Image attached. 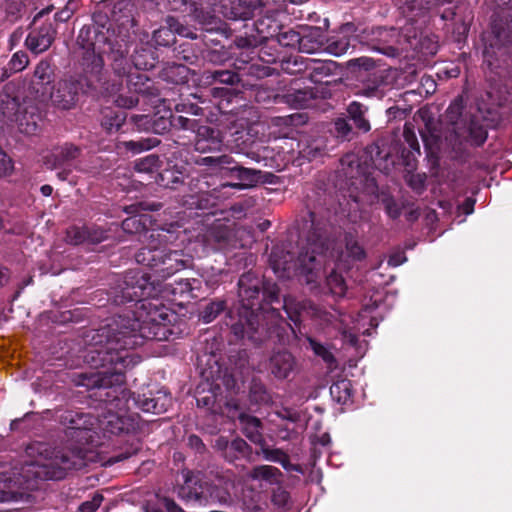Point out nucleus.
Here are the masks:
<instances>
[{"label": "nucleus", "instance_id": "obj_1", "mask_svg": "<svg viewBox=\"0 0 512 512\" xmlns=\"http://www.w3.org/2000/svg\"><path fill=\"white\" fill-rule=\"evenodd\" d=\"M168 309L149 301L137 304L136 317H119L114 326L102 328L98 337H105L103 344L97 341L86 352L84 359L97 372L82 374L78 385L87 389L122 390L124 372L140 362V358L129 352L142 344L143 339L166 340L171 334Z\"/></svg>", "mask_w": 512, "mask_h": 512}, {"label": "nucleus", "instance_id": "obj_2", "mask_svg": "<svg viewBox=\"0 0 512 512\" xmlns=\"http://www.w3.org/2000/svg\"><path fill=\"white\" fill-rule=\"evenodd\" d=\"M328 245L320 234H314L313 237H307L306 242L302 244L301 251L295 262L272 259L271 264L275 273L279 277H289L291 272L301 277L306 284L315 285L323 277L331 291L336 295L344 293V281L341 275L332 271L326 275L325 266L330 260L327 255Z\"/></svg>", "mask_w": 512, "mask_h": 512}, {"label": "nucleus", "instance_id": "obj_3", "mask_svg": "<svg viewBox=\"0 0 512 512\" xmlns=\"http://www.w3.org/2000/svg\"><path fill=\"white\" fill-rule=\"evenodd\" d=\"M174 236L164 229H152L142 234L141 242L145 245L135 255L136 262L155 269L160 277H169L185 267L177 251H167L166 243Z\"/></svg>", "mask_w": 512, "mask_h": 512}, {"label": "nucleus", "instance_id": "obj_4", "mask_svg": "<svg viewBox=\"0 0 512 512\" xmlns=\"http://www.w3.org/2000/svg\"><path fill=\"white\" fill-rule=\"evenodd\" d=\"M108 36L104 34L96 35V40L86 49L84 61L89 72L94 74L96 80H99L98 74L100 73L104 61L102 54H107L113 60V68L119 75H126L129 73L130 65L126 60L128 53L127 42L124 38L118 40L114 32L108 30Z\"/></svg>", "mask_w": 512, "mask_h": 512}, {"label": "nucleus", "instance_id": "obj_5", "mask_svg": "<svg viewBox=\"0 0 512 512\" xmlns=\"http://www.w3.org/2000/svg\"><path fill=\"white\" fill-rule=\"evenodd\" d=\"M238 286L242 310L239 313V321L232 325V330L238 338L247 336L254 340V333L259 325V315L255 312L254 300L258 299L261 280L251 273H246L240 277Z\"/></svg>", "mask_w": 512, "mask_h": 512}, {"label": "nucleus", "instance_id": "obj_6", "mask_svg": "<svg viewBox=\"0 0 512 512\" xmlns=\"http://www.w3.org/2000/svg\"><path fill=\"white\" fill-rule=\"evenodd\" d=\"M84 465L81 450L67 452H52L43 460H37L27 466V472L41 480H60L65 477L69 469H79Z\"/></svg>", "mask_w": 512, "mask_h": 512}, {"label": "nucleus", "instance_id": "obj_7", "mask_svg": "<svg viewBox=\"0 0 512 512\" xmlns=\"http://www.w3.org/2000/svg\"><path fill=\"white\" fill-rule=\"evenodd\" d=\"M379 301L380 298H376L372 304H365L357 319L339 312H335V314L323 312L319 317L323 318L327 323H332V318L337 316L339 318V325L337 327L342 331L344 341L355 346L357 343V333L369 334L371 327H377L378 320L373 316V312L378 307Z\"/></svg>", "mask_w": 512, "mask_h": 512}, {"label": "nucleus", "instance_id": "obj_8", "mask_svg": "<svg viewBox=\"0 0 512 512\" xmlns=\"http://www.w3.org/2000/svg\"><path fill=\"white\" fill-rule=\"evenodd\" d=\"M123 298L127 301H136L137 304L154 297L156 289L150 277L142 271H130L124 279L122 288Z\"/></svg>", "mask_w": 512, "mask_h": 512}, {"label": "nucleus", "instance_id": "obj_9", "mask_svg": "<svg viewBox=\"0 0 512 512\" xmlns=\"http://www.w3.org/2000/svg\"><path fill=\"white\" fill-rule=\"evenodd\" d=\"M83 90L80 80L75 78L58 81L49 94L52 105L60 110H70L75 107L79 92Z\"/></svg>", "mask_w": 512, "mask_h": 512}, {"label": "nucleus", "instance_id": "obj_10", "mask_svg": "<svg viewBox=\"0 0 512 512\" xmlns=\"http://www.w3.org/2000/svg\"><path fill=\"white\" fill-rule=\"evenodd\" d=\"M0 109L5 118L11 122L17 123L21 133L27 135L36 133L38 129V117L32 113L28 117L26 111L22 113L20 111V104L16 98H12L9 95L2 96Z\"/></svg>", "mask_w": 512, "mask_h": 512}, {"label": "nucleus", "instance_id": "obj_11", "mask_svg": "<svg viewBox=\"0 0 512 512\" xmlns=\"http://www.w3.org/2000/svg\"><path fill=\"white\" fill-rule=\"evenodd\" d=\"M314 234H320L322 236V239L326 241L328 248H330L331 242L327 238H325L323 234L320 233L319 231H313L308 237H313ZM345 249V252L341 253L335 252L334 249H332L331 251L330 249H328V258L339 263H346L349 261L361 260L365 257L364 249L359 245V243L353 236H346Z\"/></svg>", "mask_w": 512, "mask_h": 512}, {"label": "nucleus", "instance_id": "obj_12", "mask_svg": "<svg viewBox=\"0 0 512 512\" xmlns=\"http://www.w3.org/2000/svg\"><path fill=\"white\" fill-rule=\"evenodd\" d=\"M195 149L200 153L220 151L223 137L219 130L209 126H200L196 131Z\"/></svg>", "mask_w": 512, "mask_h": 512}, {"label": "nucleus", "instance_id": "obj_13", "mask_svg": "<svg viewBox=\"0 0 512 512\" xmlns=\"http://www.w3.org/2000/svg\"><path fill=\"white\" fill-rule=\"evenodd\" d=\"M55 30L51 23L42 25L39 30H33L26 38V45L30 51L40 54L46 51L54 40Z\"/></svg>", "mask_w": 512, "mask_h": 512}, {"label": "nucleus", "instance_id": "obj_14", "mask_svg": "<svg viewBox=\"0 0 512 512\" xmlns=\"http://www.w3.org/2000/svg\"><path fill=\"white\" fill-rule=\"evenodd\" d=\"M171 401L172 399L168 394L158 391L153 397H147L145 395L139 397L136 400V404L144 412L160 414L167 411L168 407L171 405Z\"/></svg>", "mask_w": 512, "mask_h": 512}, {"label": "nucleus", "instance_id": "obj_15", "mask_svg": "<svg viewBox=\"0 0 512 512\" xmlns=\"http://www.w3.org/2000/svg\"><path fill=\"white\" fill-rule=\"evenodd\" d=\"M295 368V359L291 353L281 351L270 359V371L278 379H285Z\"/></svg>", "mask_w": 512, "mask_h": 512}, {"label": "nucleus", "instance_id": "obj_16", "mask_svg": "<svg viewBox=\"0 0 512 512\" xmlns=\"http://www.w3.org/2000/svg\"><path fill=\"white\" fill-rule=\"evenodd\" d=\"M79 156V148L72 144H64L55 148L47 158L46 164L51 169L67 165Z\"/></svg>", "mask_w": 512, "mask_h": 512}, {"label": "nucleus", "instance_id": "obj_17", "mask_svg": "<svg viewBox=\"0 0 512 512\" xmlns=\"http://www.w3.org/2000/svg\"><path fill=\"white\" fill-rule=\"evenodd\" d=\"M195 163L200 166H206L209 168L210 173L217 174L222 170H228L229 165H232L234 161L229 155H220L202 157L197 159Z\"/></svg>", "mask_w": 512, "mask_h": 512}, {"label": "nucleus", "instance_id": "obj_18", "mask_svg": "<svg viewBox=\"0 0 512 512\" xmlns=\"http://www.w3.org/2000/svg\"><path fill=\"white\" fill-rule=\"evenodd\" d=\"M352 383L348 379L334 382L330 387L332 398L341 404H347L352 398Z\"/></svg>", "mask_w": 512, "mask_h": 512}, {"label": "nucleus", "instance_id": "obj_19", "mask_svg": "<svg viewBox=\"0 0 512 512\" xmlns=\"http://www.w3.org/2000/svg\"><path fill=\"white\" fill-rule=\"evenodd\" d=\"M279 475H281L279 469L269 465L256 466L248 474L249 478L253 480H264L270 484L278 483Z\"/></svg>", "mask_w": 512, "mask_h": 512}, {"label": "nucleus", "instance_id": "obj_20", "mask_svg": "<svg viewBox=\"0 0 512 512\" xmlns=\"http://www.w3.org/2000/svg\"><path fill=\"white\" fill-rule=\"evenodd\" d=\"M228 170H230L232 172H236L237 178L246 183L245 184L226 183V184H223L222 187H232V188H236V189H242L244 186L252 185L254 182L257 181V178H256L257 171H255L253 169H248V168H244V167L237 166V165H233V166L229 165Z\"/></svg>", "mask_w": 512, "mask_h": 512}, {"label": "nucleus", "instance_id": "obj_21", "mask_svg": "<svg viewBox=\"0 0 512 512\" xmlns=\"http://www.w3.org/2000/svg\"><path fill=\"white\" fill-rule=\"evenodd\" d=\"M132 63L138 70H149L155 66L154 52L150 48L136 49L132 55Z\"/></svg>", "mask_w": 512, "mask_h": 512}, {"label": "nucleus", "instance_id": "obj_22", "mask_svg": "<svg viewBox=\"0 0 512 512\" xmlns=\"http://www.w3.org/2000/svg\"><path fill=\"white\" fill-rule=\"evenodd\" d=\"M52 76V69L48 62L41 61L35 68L33 84L40 86L42 89V96L46 94L47 85L50 84Z\"/></svg>", "mask_w": 512, "mask_h": 512}, {"label": "nucleus", "instance_id": "obj_23", "mask_svg": "<svg viewBox=\"0 0 512 512\" xmlns=\"http://www.w3.org/2000/svg\"><path fill=\"white\" fill-rule=\"evenodd\" d=\"M99 426L105 432L117 434L124 430V420L118 414L108 412L99 419Z\"/></svg>", "mask_w": 512, "mask_h": 512}, {"label": "nucleus", "instance_id": "obj_24", "mask_svg": "<svg viewBox=\"0 0 512 512\" xmlns=\"http://www.w3.org/2000/svg\"><path fill=\"white\" fill-rule=\"evenodd\" d=\"M148 221L147 215L128 217L122 222V229L126 233H140L142 235L145 231H149L145 228ZM141 238L142 236H140Z\"/></svg>", "mask_w": 512, "mask_h": 512}, {"label": "nucleus", "instance_id": "obj_25", "mask_svg": "<svg viewBox=\"0 0 512 512\" xmlns=\"http://www.w3.org/2000/svg\"><path fill=\"white\" fill-rule=\"evenodd\" d=\"M158 144L159 140L157 138H146L138 141L131 140L122 143L124 148L128 151H131L133 154H138L149 150L153 147H156Z\"/></svg>", "mask_w": 512, "mask_h": 512}, {"label": "nucleus", "instance_id": "obj_26", "mask_svg": "<svg viewBox=\"0 0 512 512\" xmlns=\"http://www.w3.org/2000/svg\"><path fill=\"white\" fill-rule=\"evenodd\" d=\"M158 178L159 185L171 189L176 188L178 184H181L183 182L182 173L173 169L164 170L162 173L158 175Z\"/></svg>", "mask_w": 512, "mask_h": 512}, {"label": "nucleus", "instance_id": "obj_27", "mask_svg": "<svg viewBox=\"0 0 512 512\" xmlns=\"http://www.w3.org/2000/svg\"><path fill=\"white\" fill-rule=\"evenodd\" d=\"M245 435L253 442L258 443L262 439L260 433V420L255 417H246L242 419Z\"/></svg>", "mask_w": 512, "mask_h": 512}, {"label": "nucleus", "instance_id": "obj_28", "mask_svg": "<svg viewBox=\"0 0 512 512\" xmlns=\"http://www.w3.org/2000/svg\"><path fill=\"white\" fill-rule=\"evenodd\" d=\"M170 117V111H165L162 115L155 113L152 118L151 132L155 134H163L167 132L171 126Z\"/></svg>", "mask_w": 512, "mask_h": 512}, {"label": "nucleus", "instance_id": "obj_29", "mask_svg": "<svg viewBox=\"0 0 512 512\" xmlns=\"http://www.w3.org/2000/svg\"><path fill=\"white\" fill-rule=\"evenodd\" d=\"M88 227H71L67 230L66 240L68 243L73 245H79L83 243H87L88 236Z\"/></svg>", "mask_w": 512, "mask_h": 512}, {"label": "nucleus", "instance_id": "obj_30", "mask_svg": "<svg viewBox=\"0 0 512 512\" xmlns=\"http://www.w3.org/2000/svg\"><path fill=\"white\" fill-rule=\"evenodd\" d=\"M153 45L155 46H168L175 41L174 34L171 27H164L153 32L152 36Z\"/></svg>", "mask_w": 512, "mask_h": 512}, {"label": "nucleus", "instance_id": "obj_31", "mask_svg": "<svg viewBox=\"0 0 512 512\" xmlns=\"http://www.w3.org/2000/svg\"><path fill=\"white\" fill-rule=\"evenodd\" d=\"M224 307L223 301L211 302L201 312L200 317L204 323H210L224 310Z\"/></svg>", "mask_w": 512, "mask_h": 512}, {"label": "nucleus", "instance_id": "obj_32", "mask_svg": "<svg viewBox=\"0 0 512 512\" xmlns=\"http://www.w3.org/2000/svg\"><path fill=\"white\" fill-rule=\"evenodd\" d=\"M159 157L156 155H148L142 159H140L136 163V170L138 172L151 173L158 169L159 167Z\"/></svg>", "mask_w": 512, "mask_h": 512}, {"label": "nucleus", "instance_id": "obj_33", "mask_svg": "<svg viewBox=\"0 0 512 512\" xmlns=\"http://www.w3.org/2000/svg\"><path fill=\"white\" fill-rule=\"evenodd\" d=\"M308 341L311 349L317 356L321 357L328 364H333L335 362L333 354L327 347L312 338H308Z\"/></svg>", "mask_w": 512, "mask_h": 512}, {"label": "nucleus", "instance_id": "obj_34", "mask_svg": "<svg viewBox=\"0 0 512 512\" xmlns=\"http://www.w3.org/2000/svg\"><path fill=\"white\" fill-rule=\"evenodd\" d=\"M153 115L149 114H133L130 121L135 125L139 131L151 132Z\"/></svg>", "mask_w": 512, "mask_h": 512}, {"label": "nucleus", "instance_id": "obj_35", "mask_svg": "<svg viewBox=\"0 0 512 512\" xmlns=\"http://www.w3.org/2000/svg\"><path fill=\"white\" fill-rule=\"evenodd\" d=\"M166 22L167 25L171 27V30L174 35L178 34L180 36L191 39H195L197 37L196 34L191 29L183 26L181 23H179L178 20H176L173 17H168Z\"/></svg>", "mask_w": 512, "mask_h": 512}, {"label": "nucleus", "instance_id": "obj_36", "mask_svg": "<svg viewBox=\"0 0 512 512\" xmlns=\"http://www.w3.org/2000/svg\"><path fill=\"white\" fill-rule=\"evenodd\" d=\"M28 56L25 52H16L13 54L9 66L10 69L14 72H20L28 65Z\"/></svg>", "mask_w": 512, "mask_h": 512}, {"label": "nucleus", "instance_id": "obj_37", "mask_svg": "<svg viewBox=\"0 0 512 512\" xmlns=\"http://www.w3.org/2000/svg\"><path fill=\"white\" fill-rule=\"evenodd\" d=\"M72 429H91L93 426L92 417L90 415L76 414L70 418Z\"/></svg>", "mask_w": 512, "mask_h": 512}, {"label": "nucleus", "instance_id": "obj_38", "mask_svg": "<svg viewBox=\"0 0 512 512\" xmlns=\"http://www.w3.org/2000/svg\"><path fill=\"white\" fill-rule=\"evenodd\" d=\"M421 135L425 148L431 155H435L440 149V138L432 132H429V134L422 133Z\"/></svg>", "mask_w": 512, "mask_h": 512}, {"label": "nucleus", "instance_id": "obj_39", "mask_svg": "<svg viewBox=\"0 0 512 512\" xmlns=\"http://www.w3.org/2000/svg\"><path fill=\"white\" fill-rule=\"evenodd\" d=\"M349 41L346 38H342L336 41H332L328 44L329 53L335 56H341L345 54L349 49Z\"/></svg>", "mask_w": 512, "mask_h": 512}, {"label": "nucleus", "instance_id": "obj_40", "mask_svg": "<svg viewBox=\"0 0 512 512\" xmlns=\"http://www.w3.org/2000/svg\"><path fill=\"white\" fill-rule=\"evenodd\" d=\"M87 243L98 244L108 238L107 231L102 227H88Z\"/></svg>", "mask_w": 512, "mask_h": 512}, {"label": "nucleus", "instance_id": "obj_41", "mask_svg": "<svg viewBox=\"0 0 512 512\" xmlns=\"http://www.w3.org/2000/svg\"><path fill=\"white\" fill-rule=\"evenodd\" d=\"M213 79L219 81L223 84L232 85L238 81V76L236 73L231 71H215L213 73Z\"/></svg>", "mask_w": 512, "mask_h": 512}, {"label": "nucleus", "instance_id": "obj_42", "mask_svg": "<svg viewBox=\"0 0 512 512\" xmlns=\"http://www.w3.org/2000/svg\"><path fill=\"white\" fill-rule=\"evenodd\" d=\"M102 500L103 496L101 494H95L90 501L83 502L79 509L81 512H95Z\"/></svg>", "mask_w": 512, "mask_h": 512}, {"label": "nucleus", "instance_id": "obj_43", "mask_svg": "<svg viewBox=\"0 0 512 512\" xmlns=\"http://www.w3.org/2000/svg\"><path fill=\"white\" fill-rule=\"evenodd\" d=\"M374 61L369 57L354 58L349 61L350 67L363 68L364 70H370L374 67Z\"/></svg>", "mask_w": 512, "mask_h": 512}, {"label": "nucleus", "instance_id": "obj_44", "mask_svg": "<svg viewBox=\"0 0 512 512\" xmlns=\"http://www.w3.org/2000/svg\"><path fill=\"white\" fill-rule=\"evenodd\" d=\"M139 102V99L133 95L126 96V95H120L115 100V103L117 106L130 109L137 105Z\"/></svg>", "mask_w": 512, "mask_h": 512}, {"label": "nucleus", "instance_id": "obj_45", "mask_svg": "<svg viewBox=\"0 0 512 512\" xmlns=\"http://www.w3.org/2000/svg\"><path fill=\"white\" fill-rule=\"evenodd\" d=\"M247 448V443L240 438L234 439L229 444V455L234 456V459L236 458L235 453H244Z\"/></svg>", "mask_w": 512, "mask_h": 512}, {"label": "nucleus", "instance_id": "obj_46", "mask_svg": "<svg viewBox=\"0 0 512 512\" xmlns=\"http://www.w3.org/2000/svg\"><path fill=\"white\" fill-rule=\"evenodd\" d=\"M12 168L11 159L0 149V176L8 175L12 171Z\"/></svg>", "mask_w": 512, "mask_h": 512}, {"label": "nucleus", "instance_id": "obj_47", "mask_svg": "<svg viewBox=\"0 0 512 512\" xmlns=\"http://www.w3.org/2000/svg\"><path fill=\"white\" fill-rule=\"evenodd\" d=\"M262 454L266 460L278 463L283 459L284 452L280 449L263 448Z\"/></svg>", "mask_w": 512, "mask_h": 512}, {"label": "nucleus", "instance_id": "obj_48", "mask_svg": "<svg viewBox=\"0 0 512 512\" xmlns=\"http://www.w3.org/2000/svg\"><path fill=\"white\" fill-rule=\"evenodd\" d=\"M404 138L410 148L420 154V146L414 132L407 127L404 129Z\"/></svg>", "mask_w": 512, "mask_h": 512}, {"label": "nucleus", "instance_id": "obj_49", "mask_svg": "<svg viewBox=\"0 0 512 512\" xmlns=\"http://www.w3.org/2000/svg\"><path fill=\"white\" fill-rule=\"evenodd\" d=\"M215 400H216V398L213 394L198 396L196 398V402L199 407L208 408L213 412L215 411V409L213 408Z\"/></svg>", "mask_w": 512, "mask_h": 512}, {"label": "nucleus", "instance_id": "obj_50", "mask_svg": "<svg viewBox=\"0 0 512 512\" xmlns=\"http://www.w3.org/2000/svg\"><path fill=\"white\" fill-rule=\"evenodd\" d=\"M229 444L230 442H228V440L223 437H220L215 441V447L224 451L225 458H227L229 461H233L234 456L229 455Z\"/></svg>", "mask_w": 512, "mask_h": 512}, {"label": "nucleus", "instance_id": "obj_51", "mask_svg": "<svg viewBox=\"0 0 512 512\" xmlns=\"http://www.w3.org/2000/svg\"><path fill=\"white\" fill-rule=\"evenodd\" d=\"M408 183L414 190L421 191L424 188L425 177L420 174L411 175Z\"/></svg>", "mask_w": 512, "mask_h": 512}, {"label": "nucleus", "instance_id": "obj_52", "mask_svg": "<svg viewBox=\"0 0 512 512\" xmlns=\"http://www.w3.org/2000/svg\"><path fill=\"white\" fill-rule=\"evenodd\" d=\"M348 114L349 116L351 117L352 120L358 118V117H361L362 115H364V109H363V106L357 102H352L349 106H348Z\"/></svg>", "mask_w": 512, "mask_h": 512}, {"label": "nucleus", "instance_id": "obj_53", "mask_svg": "<svg viewBox=\"0 0 512 512\" xmlns=\"http://www.w3.org/2000/svg\"><path fill=\"white\" fill-rule=\"evenodd\" d=\"M385 208L387 213L392 217L396 218L400 215V209L396 205L395 201L392 198H387L384 200Z\"/></svg>", "mask_w": 512, "mask_h": 512}, {"label": "nucleus", "instance_id": "obj_54", "mask_svg": "<svg viewBox=\"0 0 512 512\" xmlns=\"http://www.w3.org/2000/svg\"><path fill=\"white\" fill-rule=\"evenodd\" d=\"M470 134L477 145L482 144L487 138V132L482 127L471 129Z\"/></svg>", "mask_w": 512, "mask_h": 512}, {"label": "nucleus", "instance_id": "obj_55", "mask_svg": "<svg viewBox=\"0 0 512 512\" xmlns=\"http://www.w3.org/2000/svg\"><path fill=\"white\" fill-rule=\"evenodd\" d=\"M406 260V256L404 255L403 252H395L392 255H390L388 259V265L391 267H397L403 264Z\"/></svg>", "mask_w": 512, "mask_h": 512}, {"label": "nucleus", "instance_id": "obj_56", "mask_svg": "<svg viewBox=\"0 0 512 512\" xmlns=\"http://www.w3.org/2000/svg\"><path fill=\"white\" fill-rule=\"evenodd\" d=\"M354 121V124L355 126L362 130L363 132H368L370 130V124L369 122L364 118V115H362L361 117H358L356 119L353 120Z\"/></svg>", "mask_w": 512, "mask_h": 512}, {"label": "nucleus", "instance_id": "obj_57", "mask_svg": "<svg viewBox=\"0 0 512 512\" xmlns=\"http://www.w3.org/2000/svg\"><path fill=\"white\" fill-rule=\"evenodd\" d=\"M335 125H336V129H337L338 133H340L342 135H347L351 130L350 126L344 119L337 120Z\"/></svg>", "mask_w": 512, "mask_h": 512}, {"label": "nucleus", "instance_id": "obj_58", "mask_svg": "<svg viewBox=\"0 0 512 512\" xmlns=\"http://www.w3.org/2000/svg\"><path fill=\"white\" fill-rule=\"evenodd\" d=\"M294 96L299 107H304L309 99L308 93L304 91H297Z\"/></svg>", "mask_w": 512, "mask_h": 512}, {"label": "nucleus", "instance_id": "obj_59", "mask_svg": "<svg viewBox=\"0 0 512 512\" xmlns=\"http://www.w3.org/2000/svg\"><path fill=\"white\" fill-rule=\"evenodd\" d=\"M279 464L282 465V467L288 471H299L300 469L296 466L290 463L288 456L284 453L283 459L281 461H278Z\"/></svg>", "mask_w": 512, "mask_h": 512}, {"label": "nucleus", "instance_id": "obj_60", "mask_svg": "<svg viewBox=\"0 0 512 512\" xmlns=\"http://www.w3.org/2000/svg\"><path fill=\"white\" fill-rule=\"evenodd\" d=\"M225 16L231 19H246L248 17V12L245 11H235L232 9L230 12H224Z\"/></svg>", "mask_w": 512, "mask_h": 512}, {"label": "nucleus", "instance_id": "obj_61", "mask_svg": "<svg viewBox=\"0 0 512 512\" xmlns=\"http://www.w3.org/2000/svg\"><path fill=\"white\" fill-rule=\"evenodd\" d=\"M189 445L197 450H201L204 447L202 440L196 435H191L189 437Z\"/></svg>", "mask_w": 512, "mask_h": 512}, {"label": "nucleus", "instance_id": "obj_62", "mask_svg": "<svg viewBox=\"0 0 512 512\" xmlns=\"http://www.w3.org/2000/svg\"><path fill=\"white\" fill-rule=\"evenodd\" d=\"M132 454L133 453H121L119 455L113 456V457L109 458L108 463L114 464V463L123 461V460L129 458Z\"/></svg>", "mask_w": 512, "mask_h": 512}, {"label": "nucleus", "instance_id": "obj_63", "mask_svg": "<svg viewBox=\"0 0 512 512\" xmlns=\"http://www.w3.org/2000/svg\"><path fill=\"white\" fill-rule=\"evenodd\" d=\"M363 94L367 97H382L383 94L379 92L377 87L367 88L363 91Z\"/></svg>", "mask_w": 512, "mask_h": 512}, {"label": "nucleus", "instance_id": "obj_64", "mask_svg": "<svg viewBox=\"0 0 512 512\" xmlns=\"http://www.w3.org/2000/svg\"><path fill=\"white\" fill-rule=\"evenodd\" d=\"M287 498H288L287 493L284 491H280L278 494H275L273 496V500L279 504L286 502Z\"/></svg>", "mask_w": 512, "mask_h": 512}]
</instances>
